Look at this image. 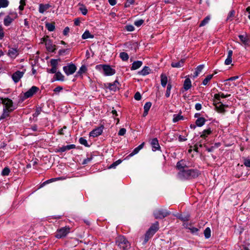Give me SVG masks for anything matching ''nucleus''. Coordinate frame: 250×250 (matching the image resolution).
Here are the masks:
<instances>
[{
  "mask_svg": "<svg viewBox=\"0 0 250 250\" xmlns=\"http://www.w3.org/2000/svg\"><path fill=\"white\" fill-rule=\"evenodd\" d=\"M199 175V172L196 169H188V168L184 171L179 172L178 174V177L182 179H188L197 177Z\"/></svg>",
  "mask_w": 250,
  "mask_h": 250,
  "instance_id": "obj_1",
  "label": "nucleus"
},
{
  "mask_svg": "<svg viewBox=\"0 0 250 250\" xmlns=\"http://www.w3.org/2000/svg\"><path fill=\"white\" fill-rule=\"evenodd\" d=\"M158 229V223L157 222L156 224L153 225L146 231L142 244L143 245H145L148 242L149 239L156 233Z\"/></svg>",
  "mask_w": 250,
  "mask_h": 250,
  "instance_id": "obj_2",
  "label": "nucleus"
},
{
  "mask_svg": "<svg viewBox=\"0 0 250 250\" xmlns=\"http://www.w3.org/2000/svg\"><path fill=\"white\" fill-rule=\"evenodd\" d=\"M116 243L121 249L127 250L130 248V243L123 236H119L117 237Z\"/></svg>",
  "mask_w": 250,
  "mask_h": 250,
  "instance_id": "obj_3",
  "label": "nucleus"
},
{
  "mask_svg": "<svg viewBox=\"0 0 250 250\" xmlns=\"http://www.w3.org/2000/svg\"><path fill=\"white\" fill-rule=\"evenodd\" d=\"M96 68L99 70L103 69L104 74L106 76H111L115 73V70L108 65H98Z\"/></svg>",
  "mask_w": 250,
  "mask_h": 250,
  "instance_id": "obj_4",
  "label": "nucleus"
},
{
  "mask_svg": "<svg viewBox=\"0 0 250 250\" xmlns=\"http://www.w3.org/2000/svg\"><path fill=\"white\" fill-rule=\"evenodd\" d=\"M42 42H45L46 49L48 51L54 52L55 50V45H53L50 40L48 39V37L46 36L42 39Z\"/></svg>",
  "mask_w": 250,
  "mask_h": 250,
  "instance_id": "obj_5",
  "label": "nucleus"
},
{
  "mask_svg": "<svg viewBox=\"0 0 250 250\" xmlns=\"http://www.w3.org/2000/svg\"><path fill=\"white\" fill-rule=\"evenodd\" d=\"M69 232L70 228L69 227H63L57 230L56 237L57 238H62L66 236Z\"/></svg>",
  "mask_w": 250,
  "mask_h": 250,
  "instance_id": "obj_6",
  "label": "nucleus"
},
{
  "mask_svg": "<svg viewBox=\"0 0 250 250\" xmlns=\"http://www.w3.org/2000/svg\"><path fill=\"white\" fill-rule=\"evenodd\" d=\"M63 70L66 75L68 76L73 74L76 71V67L74 64L70 63L67 66H63Z\"/></svg>",
  "mask_w": 250,
  "mask_h": 250,
  "instance_id": "obj_7",
  "label": "nucleus"
},
{
  "mask_svg": "<svg viewBox=\"0 0 250 250\" xmlns=\"http://www.w3.org/2000/svg\"><path fill=\"white\" fill-rule=\"evenodd\" d=\"M2 103L4 105L3 109H6L7 110L12 112L15 109L12 101L9 99H4L2 100Z\"/></svg>",
  "mask_w": 250,
  "mask_h": 250,
  "instance_id": "obj_8",
  "label": "nucleus"
},
{
  "mask_svg": "<svg viewBox=\"0 0 250 250\" xmlns=\"http://www.w3.org/2000/svg\"><path fill=\"white\" fill-rule=\"evenodd\" d=\"M169 213L163 209L156 210L154 212V215L156 219H162L167 216Z\"/></svg>",
  "mask_w": 250,
  "mask_h": 250,
  "instance_id": "obj_9",
  "label": "nucleus"
},
{
  "mask_svg": "<svg viewBox=\"0 0 250 250\" xmlns=\"http://www.w3.org/2000/svg\"><path fill=\"white\" fill-rule=\"evenodd\" d=\"M39 90V88L35 86H33L30 89H29L27 91H26L24 93V97L25 98H28L29 97H32L35 93H36L38 90Z\"/></svg>",
  "mask_w": 250,
  "mask_h": 250,
  "instance_id": "obj_10",
  "label": "nucleus"
},
{
  "mask_svg": "<svg viewBox=\"0 0 250 250\" xmlns=\"http://www.w3.org/2000/svg\"><path fill=\"white\" fill-rule=\"evenodd\" d=\"M24 72L23 71H17L12 76V79L16 83H18L22 77Z\"/></svg>",
  "mask_w": 250,
  "mask_h": 250,
  "instance_id": "obj_11",
  "label": "nucleus"
},
{
  "mask_svg": "<svg viewBox=\"0 0 250 250\" xmlns=\"http://www.w3.org/2000/svg\"><path fill=\"white\" fill-rule=\"evenodd\" d=\"M75 148V145H69L65 146H62L57 148L55 150L56 152H63L67 150Z\"/></svg>",
  "mask_w": 250,
  "mask_h": 250,
  "instance_id": "obj_12",
  "label": "nucleus"
},
{
  "mask_svg": "<svg viewBox=\"0 0 250 250\" xmlns=\"http://www.w3.org/2000/svg\"><path fill=\"white\" fill-rule=\"evenodd\" d=\"M103 127L102 126L99 127L93 130L90 132V137H96L100 135L103 132Z\"/></svg>",
  "mask_w": 250,
  "mask_h": 250,
  "instance_id": "obj_13",
  "label": "nucleus"
},
{
  "mask_svg": "<svg viewBox=\"0 0 250 250\" xmlns=\"http://www.w3.org/2000/svg\"><path fill=\"white\" fill-rule=\"evenodd\" d=\"M215 106L216 110L221 113H224L225 112V108L228 107V105H226L220 102L215 104Z\"/></svg>",
  "mask_w": 250,
  "mask_h": 250,
  "instance_id": "obj_14",
  "label": "nucleus"
},
{
  "mask_svg": "<svg viewBox=\"0 0 250 250\" xmlns=\"http://www.w3.org/2000/svg\"><path fill=\"white\" fill-rule=\"evenodd\" d=\"M177 167L179 170V172L181 171H184L188 168L185 161L181 160L177 163Z\"/></svg>",
  "mask_w": 250,
  "mask_h": 250,
  "instance_id": "obj_15",
  "label": "nucleus"
},
{
  "mask_svg": "<svg viewBox=\"0 0 250 250\" xmlns=\"http://www.w3.org/2000/svg\"><path fill=\"white\" fill-rule=\"evenodd\" d=\"M151 145L152 147V150L155 151L160 148L158 141L157 138H153L151 142Z\"/></svg>",
  "mask_w": 250,
  "mask_h": 250,
  "instance_id": "obj_16",
  "label": "nucleus"
},
{
  "mask_svg": "<svg viewBox=\"0 0 250 250\" xmlns=\"http://www.w3.org/2000/svg\"><path fill=\"white\" fill-rule=\"evenodd\" d=\"M118 84H119V83L117 80L114 81V82L112 83H107L108 87L109 89H110V90L113 91H116L118 89Z\"/></svg>",
  "mask_w": 250,
  "mask_h": 250,
  "instance_id": "obj_17",
  "label": "nucleus"
},
{
  "mask_svg": "<svg viewBox=\"0 0 250 250\" xmlns=\"http://www.w3.org/2000/svg\"><path fill=\"white\" fill-rule=\"evenodd\" d=\"M185 62V59H181L180 61L177 62H172L171 65L172 67L180 68L183 66Z\"/></svg>",
  "mask_w": 250,
  "mask_h": 250,
  "instance_id": "obj_18",
  "label": "nucleus"
},
{
  "mask_svg": "<svg viewBox=\"0 0 250 250\" xmlns=\"http://www.w3.org/2000/svg\"><path fill=\"white\" fill-rule=\"evenodd\" d=\"M18 54V50L16 48H11L8 50V55L12 58H15Z\"/></svg>",
  "mask_w": 250,
  "mask_h": 250,
  "instance_id": "obj_19",
  "label": "nucleus"
},
{
  "mask_svg": "<svg viewBox=\"0 0 250 250\" xmlns=\"http://www.w3.org/2000/svg\"><path fill=\"white\" fill-rule=\"evenodd\" d=\"M232 53L233 52L231 50H229L228 51L227 58L225 61V64L226 65H229L231 63Z\"/></svg>",
  "mask_w": 250,
  "mask_h": 250,
  "instance_id": "obj_20",
  "label": "nucleus"
},
{
  "mask_svg": "<svg viewBox=\"0 0 250 250\" xmlns=\"http://www.w3.org/2000/svg\"><path fill=\"white\" fill-rule=\"evenodd\" d=\"M143 64L142 61H135L132 63V66L131 67V70H136L140 68Z\"/></svg>",
  "mask_w": 250,
  "mask_h": 250,
  "instance_id": "obj_21",
  "label": "nucleus"
},
{
  "mask_svg": "<svg viewBox=\"0 0 250 250\" xmlns=\"http://www.w3.org/2000/svg\"><path fill=\"white\" fill-rule=\"evenodd\" d=\"M150 69L148 66H145L142 70L138 72V74L146 76L149 74Z\"/></svg>",
  "mask_w": 250,
  "mask_h": 250,
  "instance_id": "obj_22",
  "label": "nucleus"
},
{
  "mask_svg": "<svg viewBox=\"0 0 250 250\" xmlns=\"http://www.w3.org/2000/svg\"><path fill=\"white\" fill-rule=\"evenodd\" d=\"M191 87V82L189 78H187L184 83V88L185 90H188Z\"/></svg>",
  "mask_w": 250,
  "mask_h": 250,
  "instance_id": "obj_23",
  "label": "nucleus"
},
{
  "mask_svg": "<svg viewBox=\"0 0 250 250\" xmlns=\"http://www.w3.org/2000/svg\"><path fill=\"white\" fill-rule=\"evenodd\" d=\"M167 83V76L164 74H162L161 75V83L162 86L163 87H166Z\"/></svg>",
  "mask_w": 250,
  "mask_h": 250,
  "instance_id": "obj_24",
  "label": "nucleus"
},
{
  "mask_svg": "<svg viewBox=\"0 0 250 250\" xmlns=\"http://www.w3.org/2000/svg\"><path fill=\"white\" fill-rule=\"evenodd\" d=\"M13 19L9 16H6L3 20L4 25L6 26H8L11 24L13 22Z\"/></svg>",
  "mask_w": 250,
  "mask_h": 250,
  "instance_id": "obj_25",
  "label": "nucleus"
},
{
  "mask_svg": "<svg viewBox=\"0 0 250 250\" xmlns=\"http://www.w3.org/2000/svg\"><path fill=\"white\" fill-rule=\"evenodd\" d=\"M82 38L83 39H92L94 38V35L91 34L88 30H86L82 35Z\"/></svg>",
  "mask_w": 250,
  "mask_h": 250,
  "instance_id": "obj_26",
  "label": "nucleus"
},
{
  "mask_svg": "<svg viewBox=\"0 0 250 250\" xmlns=\"http://www.w3.org/2000/svg\"><path fill=\"white\" fill-rule=\"evenodd\" d=\"M206 121V120L204 118H203V117L199 118L196 121V124L198 126L200 127V126H203L205 124Z\"/></svg>",
  "mask_w": 250,
  "mask_h": 250,
  "instance_id": "obj_27",
  "label": "nucleus"
},
{
  "mask_svg": "<svg viewBox=\"0 0 250 250\" xmlns=\"http://www.w3.org/2000/svg\"><path fill=\"white\" fill-rule=\"evenodd\" d=\"M49 7V4H41L39 6V11L41 13H44V11H45L46 10H47Z\"/></svg>",
  "mask_w": 250,
  "mask_h": 250,
  "instance_id": "obj_28",
  "label": "nucleus"
},
{
  "mask_svg": "<svg viewBox=\"0 0 250 250\" xmlns=\"http://www.w3.org/2000/svg\"><path fill=\"white\" fill-rule=\"evenodd\" d=\"M229 95H225L224 93H219L218 94H216L214 95V98L217 100V101H220V97L221 98H226L228 96H229Z\"/></svg>",
  "mask_w": 250,
  "mask_h": 250,
  "instance_id": "obj_29",
  "label": "nucleus"
},
{
  "mask_svg": "<svg viewBox=\"0 0 250 250\" xmlns=\"http://www.w3.org/2000/svg\"><path fill=\"white\" fill-rule=\"evenodd\" d=\"M211 133V130L210 128L205 129L203 131L202 134L201 135V137L206 138L208 135H209Z\"/></svg>",
  "mask_w": 250,
  "mask_h": 250,
  "instance_id": "obj_30",
  "label": "nucleus"
},
{
  "mask_svg": "<svg viewBox=\"0 0 250 250\" xmlns=\"http://www.w3.org/2000/svg\"><path fill=\"white\" fill-rule=\"evenodd\" d=\"M235 16V11L233 10H231L228 14L227 18V21H231Z\"/></svg>",
  "mask_w": 250,
  "mask_h": 250,
  "instance_id": "obj_31",
  "label": "nucleus"
},
{
  "mask_svg": "<svg viewBox=\"0 0 250 250\" xmlns=\"http://www.w3.org/2000/svg\"><path fill=\"white\" fill-rule=\"evenodd\" d=\"M11 111H9L8 110H7L6 109H3V113L0 117V120L4 119L6 118V117L9 116V113H10Z\"/></svg>",
  "mask_w": 250,
  "mask_h": 250,
  "instance_id": "obj_32",
  "label": "nucleus"
},
{
  "mask_svg": "<svg viewBox=\"0 0 250 250\" xmlns=\"http://www.w3.org/2000/svg\"><path fill=\"white\" fill-rule=\"evenodd\" d=\"M239 38L241 41L244 44H249V39L247 38V37L244 35H239Z\"/></svg>",
  "mask_w": 250,
  "mask_h": 250,
  "instance_id": "obj_33",
  "label": "nucleus"
},
{
  "mask_svg": "<svg viewBox=\"0 0 250 250\" xmlns=\"http://www.w3.org/2000/svg\"><path fill=\"white\" fill-rule=\"evenodd\" d=\"M9 3L8 0H0V8H6L8 6Z\"/></svg>",
  "mask_w": 250,
  "mask_h": 250,
  "instance_id": "obj_34",
  "label": "nucleus"
},
{
  "mask_svg": "<svg viewBox=\"0 0 250 250\" xmlns=\"http://www.w3.org/2000/svg\"><path fill=\"white\" fill-rule=\"evenodd\" d=\"M204 235L206 238L208 239L210 237L211 230L209 227L207 228L204 231Z\"/></svg>",
  "mask_w": 250,
  "mask_h": 250,
  "instance_id": "obj_35",
  "label": "nucleus"
},
{
  "mask_svg": "<svg viewBox=\"0 0 250 250\" xmlns=\"http://www.w3.org/2000/svg\"><path fill=\"white\" fill-rule=\"evenodd\" d=\"M210 20V17L209 16H207L200 23L199 26L202 27L206 25L208 23Z\"/></svg>",
  "mask_w": 250,
  "mask_h": 250,
  "instance_id": "obj_36",
  "label": "nucleus"
},
{
  "mask_svg": "<svg viewBox=\"0 0 250 250\" xmlns=\"http://www.w3.org/2000/svg\"><path fill=\"white\" fill-rule=\"evenodd\" d=\"M45 26L49 31H53L55 28V24L53 23H46Z\"/></svg>",
  "mask_w": 250,
  "mask_h": 250,
  "instance_id": "obj_37",
  "label": "nucleus"
},
{
  "mask_svg": "<svg viewBox=\"0 0 250 250\" xmlns=\"http://www.w3.org/2000/svg\"><path fill=\"white\" fill-rule=\"evenodd\" d=\"M213 74L208 75L206 78L203 80L202 84L204 85H206L208 83V82L212 78Z\"/></svg>",
  "mask_w": 250,
  "mask_h": 250,
  "instance_id": "obj_38",
  "label": "nucleus"
},
{
  "mask_svg": "<svg viewBox=\"0 0 250 250\" xmlns=\"http://www.w3.org/2000/svg\"><path fill=\"white\" fill-rule=\"evenodd\" d=\"M55 77L57 80L62 81L64 80V76L60 72H57L55 73Z\"/></svg>",
  "mask_w": 250,
  "mask_h": 250,
  "instance_id": "obj_39",
  "label": "nucleus"
},
{
  "mask_svg": "<svg viewBox=\"0 0 250 250\" xmlns=\"http://www.w3.org/2000/svg\"><path fill=\"white\" fill-rule=\"evenodd\" d=\"M120 57L122 60L124 61L128 60L129 56L128 54L125 52H121L120 54Z\"/></svg>",
  "mask_w": 250,
  "mask_h": 250,
  "instance_id": "obj_40",
  "label": "nucleus"
},
{
  "mask_svg": "<svg viewBox=\"0 0 250 250\" xmlns=\"http://www.w3.org/2000/svg\"><path fill=\"white\" fill-rule=\"evenodd\" d=\"M171 88H172L171 85L170 83H168L167 86V91H166V94H165V95L167 97H169L170 96V91H171Z\"/></svg>",
  "mask_w": 250,
  "mask_h": 250,
  "instance_id": "obj_41",
  "label": "nucleus"
},
{
  "mask_svg": "<svg viewBox=\"0 0 250 250\" xmlns=\"http://www.w3.org/2000/svg\"><path fill=\"white\" fill-rule=\"evenodd\" d=\"M183 119V116L180 115H174L173 119V122L174 123H176L179 121L180 120H182Z\"/></svg>",
  "mask_w": 250,
  "mask_h": 250,
  "instance_id": "obj_42",
  "label": "nucleus"
},
{
  "mask_svg": "<svg viewBox=\"0 0 250 250\" xmlns=\"http://www.w3.org/2000/svg\"><path fill=\"white\" fill-rule=\"evenodd\" d=\"M122 161L121 160H118L116 161V162H114L113 164H112L108 167V168H114L116 167L117 166L119 165L120 163H121Z\"/></svg>",
  "mask_w": 250,
  "mask_h": 250,
  "instance_id": "obj_43",
  "label": "nucleus"
},
{
  "mask_svg": "<svg viewBox=\"0 0 250 250\" xmlns=\"http://www.w3.org/2000/svg\"><path fill=\"white\" fill-rule=\"evenodd\" d=\"M10 169L7 167H5L2 171L1 172V175L3 176H7L9 173H10Z\"/></svg>",
  "mask_w": 250,
  "mask_h": 250,
  "instance_id": "obj_44",
  "label": "nucleus"
},
{
  "mask_svg": "<svg viewBox=\"0 0 250 250\" xmlns=\"http://www.w3.org/2000/svg\"><path fill=\"white\" fill-rule=\"evenodd\" d=\"M151 106V103L150 102H147L146 103L144 106V109L145 110H147L149 111L150 108Z\"/></svg>",
  "mask_w": 250,
  "mask_h": 250,
  "instance_id": "obj_45",
  "label": "nucleus"
},
{
  "mask_svg": "<svg viewBox=\"0 0 250 250\" xmlns=\"http://www.w3.org/2000/svg\"><path fill=\"white\" fill-rule=\"evenodd\" d=\"M79 142L82 145H83L86 146H88L87 141L83 138H80L79 139Z\"/></svg>",
  "mask_w": 250,
  "mask_h": 250,
  "instance_id": "obj_46",
  "label": "nucleus"
},
{
  "mask_svg": "<svg viewBox=\"0 0 250 250\" xmlns=\"http://www.w3.org/2000/svg\"><path fill=\"white\" fill-rule=\"evenodd\" d=\"M58 60L52 59L50 61V64H51V65L52 66H54V67H57V65H58Z\"/></svg>",
  "mask_w": 250,
  "mask_h": 250,
  "instance_id": "obj_47",
  "label": "nucleus"
},
{
  "mask_svg": "<svg viewBox=\"0 0 250 250\" xmlns=\"http://www.w3.org/2000/svg\"><path fill=\"white\" fill-rule=\"evenodd\" d=\"M4 37V32L3 28L1 24H0V40H2Z\"/></svg>",
  "mask_w": 250,
  "mask_h": 250,
  "instance_id": "obj_48",
  "label": "nucleus"
},
{
  "mask_svg": "<svg viewBox=\"0 0 250 250\" xmlns=\"http://www.w3.org/2000/svg\"><path fill=\"white\" fill-rule=\"evenodd\" d=\"M79 9L83 15H85L87 13V9L83 5H82L81 7H80Z\"/></svg>",
  "mask_w": 250,
  "mask_h": 250,
  "instance_id": "obj_49",
  "label": "nucleus"
},
{
  "mask_svg": "<svg viewBox=\"0 0 250 250\" xmlns=\"http://www.w3.org/2000/svg\"><path fill=\"white\" fill-rule=\"evenodd\" d=\"M144 21L143 20H139L134 22V24L137 27L140 26L143 23Z\"/></svg>",
  "mask_w": 250,
  "mask_h": 250,
  "instance_id": "obj_50",
  "label": "nucleus"
},
{
  "mask_svg": "<svg viewBox=\"0 0 250 250\" xmlns=\"http://www.w3.org/2000/svg\"><path fill=\"white\" fill-rule=\"evenodd\" d=\"M176 135L175 134L173 133H169L168 134V138L170 140V141H172L176 139Z\"/></svg>",
  "mask_w": 250,
  "mask_h": 250,
  "instance_id": "obj_51",
  "label": "nucleus"
},
{
  "mask_svg": "<svg viewBox=\"0 0 250 250\" xmlns=\"http://www.w3.org/2000/svg\"><path fill=\"white\" fill-rule=\"evenodd\" d=\"M204 67V64L199 65L196 68V71L197 73H200Z\"/></svg>",
  "mask_w": 250,
  "mask_h": 250,
  "instance_id": "obj_52",
  "label": "nucleus"
},
{
  "mask_svg": "<svg viewBox=\"0 0 250 250\" xmlns=\"http://www.w3.org/2000/svg\"><path fill=\"white\" fill-rule=\"evenodd\" d=\"M134 1L135 0H127V1L125 4V7H129L130 5L133 4L134 3Z\"/></svg>",
  "mask_w": 250,
  "mask_h": 250,
  "instance_id": "obj_53",
  "label": "nucleus"
},
{
  "mask_svg": "<svg viewBox=\"0 0 250 250\" xmlns=\"http://www.w3.org/2000/svg\"><path fill=\"white\" fill-rule=\"evenodd\" d=\"M126 30L128 31H133L134 30V27L132 25H128L125 27Z\"/></svg>",
  "mask_w": 250,
  "mask_h": 250,
  "instance_id": "obj_54",
  "label": "nucleus"
},
{
  "mask_svg": "<svg viewBox=\"0 0 250 250\" xmlns=\"http://www.w3.org/2000/svg\"><path fill=\"white\" fill-rule=\"evenodd\" d=\"M57 67L52 66V68L47 70V72L50 73H56L57 72Z\"/></svg>",
  "mask_w": 250,
  "mask_h": 250,
  "instance_id": "obj_55",
  "label": "nucleus"
},
{
  "mask_svg": "<svg viewBox=\"0 0 250 250\" xmlns=\"http://www.w3.org/2000/svg\"><path fill=\"white\" fill-rule=\"evenodd\" d=\"M139 152V150L136 147L133 149L132 152L128 155L129 157H132L134 155L137 154Z\"/></svg>",
  "mask_w": 250,
  "mask_h": 250,
  "instance_id": "obj_56",
  "label": "nucleus"
},
{
  "mask_svg": "<svg viewBox=\"0 0 250 250\" xmlns=\"http://www.w3.org/2000/svg\"><path fill=\"white\" fill-rule=\"evenodd\" d=\"M244 164L246 167H250V159H244Z\"/></svg>",
  "mask_w": 250,
  "mask_h": 250,
  "instance_id": "obj_57",
  "label": "nucleus"
},
{
  "mask_svg": "<svg viewBox=\"0 0 250 250\" xmlns=\"http://www.w3.org/2000/svg\"><path fill=\"white\" fill-rule=\"evenodd\" d=\"M134 99L137 101L140 100L141 99V95L139 92H137L135 94Z\"/></svg>",
  "mask_w": 250,
  "mask_h": 250,
  "instance_id": "obj_58",
  "label": "nucleus"
},
{
  "mask_svg": "<svg viewBox=\"0 0 250 250\" xmlns=\"http://www.w3.org/2000/svg\"><path fill=\"white\" fill-rule=\"evenodd\" d=\"M125 132H126V129L124 128H122L120 129V130L118 132V135H120V136H123L125 134Z\"/></svg>",
  "mask_w": 250,
  "mask_h": 250,
  "instance_id": "obj_59",
  "label": "nucleus"
},
{
  "mask_svg": "<svg viewBox=\"0 0 250 250\" xmlns=\"http://www.w3.org/2000/svg\"><path fill=\"white\" fill-rule=\"evenodd\" d=\"M188 229L190 230V232L192 233H195L198 231V229L194 227H190L188 228Z\"/></svg>",
  "mask_w": 250,
  "mask_h": 250,
  "instance_id": "obj_60",
  "label": "nucleus"
},
{
  "mask_svg": "<svg viewBox=\"0 0 250 250\" xmlns=\"http://www.w3.org/2000/svg\"><path fill=\"white\" fill-rule=\"evenodd\" d=\"M69 28L68 27H66L63 31V34L64 35L66 36L68 34V33H69Z\"/></svg>",
  "mask_w": 250,
  "mask_h": 250,
  "instance_id": "obj_61",
  "label": "nucleus"
},
{
  "mask_svg": "<svg viewBox=\"0 0 250 250\" xmlns=\"http://www.w3.org/2000/svg\"><path fill=\"white\" fill-rule=\"evenodd\" d=\"M63 89V88L62 87V86H57L54 89V91L55 92H60L61 90H62Z\"/></svg>",
  "mask_w": 250,
  "mask_h": 250,
  "instance_id": "obj_62",
  "label": "nucleus"
},
{
  "mask_svg": "<svg viewBox=\"0 0 250 250\" xmlns=\"http://www.w3.org/2000/svg\"><path fill=\"white\" fill-rule=\"evenodd\" d=\"M195 108L197 110H200L202 108V105L199 103H197L195 104Z\"/></svg>",
  "mask_w": 250,
  "mask_h": 250,
  "instance_id": "obj_63",
  "label": "nucleus"
},
{
  "mask_svg": "<svg viewBox=\"0 0 250 250\" xmlns=\"http://www.w3.org/2000/svg\"><path fill=\"white\" fill-rule=\"evenodd\" d=\"M41 110V109H37L36 110V112H35V113L33 114V116L34 117L38 116L40 114Z\"/></svg>",
  "mask_w": 250,
  "mask_h": 250,
  "instance_id": "obj_64",
  "label": "nucleus"
}]
</instances>
